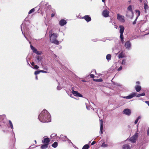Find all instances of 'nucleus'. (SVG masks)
I'll return each mask as SVG.
<instances>
[{
  "label": "nucleus",
  "mask_w": 149,
  "mask_h": 149,
  "mask_svg": "<svg viewBox=\"0 0 149 149\" xmlns=\"http://www.w3.org/2000/svg\"><path fill=\"white\" fill-rule=\"evenodd\" d=\"M40 72H41L40 70H38L35 72L34 74L36 75L39 74Z\"/></svg>",
  "instance_id": "32"
},
{
  "label": "nucleus",
  "mask_w": 149,
  "mask_h": 149,
  "mask_svg": "<svg viewBox=\"0 0 149 149\" xmlns=\"http://www.w3.org/2000/svg\"><path fill=\"white\" fill-rule=\"evenodd\" d=\"M50 41L52 43H53L56 44L58 45L59 43V42L57 40L56 38L55 39H53L52 38L50 39Z\"/></svg>",
  "instance_id": "18"
},
{
  "label": "nucleus",
  "mask_w": 149,
  "mask_h": 149,
  "mask_svg": "<svg viewBox=\"0 0 149 149\" xmlns=\"http://www.w3.org/2000/svg\"><path fill=\"white\" fill-rule=\"evenodd\" d=\"M48 147V145L44 143L43 145H41L40 148L41 149H45L47 148Z\"/></svg>",
  "instance_id": "25"
},
{
  "label": "nucleus",
  "mask_w": 149,
  "mask_h": 149,
  "mask_svg": "<svg viewBox=\"0 0 149 149\" xmlns=\"http://www.w3.org/2000/svg\"><path fill=\"white\" fill-rule=\"evenodd\" d=\"M135 88L136 91L137 92L140 91L141 89V87L138 85H136Z\"/></svg>",
  "instance_id": "22"
},
{
  "label": "nucleus",
  "mask_w": 149,
  "mask_h": 149,
  "mask_svg": "<svg viewBox=\"0 0 149 149\" xmlns=\"http://www.w3.org/2000/svg\"><path fill=\"white\" fill-rule=\"evenodd\" d=\"M101 146L102 147H106L108 146V145L106 144L104 142H103Z\"/></svg>",
  "instance_id": "37"
},
{
  "label": "nucleus",
  "mask_w": 149,
  "mask_h": 149,
  "mask_svg": "<svg viewBox=\"0 0 149 149\" xmlns=\"http://www.w3.org/2000/svg\"><path fill=\"white\" fill-rule=\"evenodd\" d=\"M145 95V93L143 92L142 93L138 94L137 95H136V93L133 92L129 95L127 96L123 97L125 99H130L135 96H136V97H138L140 96H144Z\"/></svg>",
  "instance_id": "3"
},
{
  "label": "nucleus",
  "mask_w": 149,
  "mask_h": 149,
  "mask_svg": "<svg viewBox=\"0 0 149 149\" xmlns=\"http://www.w3.org/2000/svg\"><path fill=\"white\" fill-rule=\"evenodd\" d=\"M81 81L83 82H86V81L84 80H82Z\"/></svg>",
  "instance_id": "62"
},
{
  "label": "nucleus",
  "mask_w": 149,
  "mask_h": 149,
  "mask_svg": "<svg viewBox=\"0 0 149 149\" xmlns=\"http://www.w3.org/2000/svg\"><path fill=\"white\" fill-rule=\"evenodd\" d=\"M100 134H103V131L102 130L103 129V121L101 119L100 120Z\"/></svg>",
  "instance_id": "19"
},
{
  "label": "nucleus",
  "mask_w": 149,
  "mask_h": 149,
  "mask_svg": "<svg viewBox=\"0 0 149 149\" xmlns=\"http://www.w3.org/2000/svg\"><path fill=\"white\" fill-rule=\"evenodd\" d=\"M149 8L148 6V5H147V1H146V3L145 2L144 3V8L145 9V10H146L148 9Z\"/></svg>",
  "instance_id": "26"
},
{
  "label": "nucleus",
  "mask_w": 149,
  "mask_h": 149,
  "mask_svg": "<svg viewBox=\"0 0 149 149\" xmlns=\"http://www.w3.org/2000/svg\"><path fill=\"white\" fill-rule=\"evenodd\" d=\"M33 68L35 69H37L39 68V67L37 65H35L34 67Z\"/></svg>",
  "instance_id": "43"
},
{
  "label": "nucleus",
  "mask_w": 149,
  "mask_h": 149,
  "mask_svg": "<svg viewBox=\"0 0 149 149\" xmlns=\"http://www.w3.org/2000/svg\"><path fill=\"white\" fill-rule=\"evenodd\" d=\"M126 16L130 18V16L129 14V12L127 11L126 12Z\"/></svg>",
  "instance_id": "45"
},
{
  "label": "nucleus",
  "mask_w": 149,
  "mask_h": 149,
  "mask_svg": "<svg viewBox=\"0 0 149 149\" xmlns=\"http://www.w3.org/2000/svg\"><path fill=\"white\" fill-rule=\"evenodd\" d=\"M127 10L130 11L131 12V14H132V15H134V13L132 10V7L131 5H130L127 8Z\"/></svg>",
  "instance_id": "24"
},
{
  "label": "nucleus",
  "mask_w": 149,
  "mask_h": 149,
  "mask_svg": "<svg viewBox=\"0 0 149 149\" xmlns=\"http://www.w3.org/2000/svg\"><path fill=\"white\" fill-rule=\"evenodd\" d=\"M55 15V14L54 13H52L51 14V17H54Z\"/></svg>",
  "instance_id": "60"
},
{
  "label": "nucleus",
  "mask_w": 149,
  "mask_h": 149,
  "mask_svg": "<svg viewBox=\"0 0 149 149\" xmlns=\"http://www.w3.org/2000/svg\"><path fill=\"white\" fill-rule=\"evenodd\" d=\"M147 135L148 136H149V128H148L147 131Z\"/></svg>",
  "instance_id": "49"
},
{
  "label": "nucleus",
  "mask_w": 149,
  "mask_h": 149,
  "mask_svg": "<svg viewBox=\"0 0 149 149\" xmlns=\"http://www.w3.org/2000/svg\"><path fill=\"white\" fill-rule=\"evenodd\" d=\"M145 102L146 103L148 106H149V101H145Z\"/></svg>",
  "instance_id": "55"
},
{
  "label": "nucleus",
  "mask_w": 149,
  "mask_h": 149,
  "mask_svg": "<svg viewBox=\"0 0 149 149\" xmlns=\"http://www.w3.org/2000/svg\"><path fill=\"white\" fill-rule=\"evenodd\" d=\"M113 39V38H107V40H109L110 41H111V40H112Z\"/></svg>",
  "instance_id": "57"
},
{
  "label": "nucleus",
  "mask_w": 149,
  "mask_h": 149,
  "mask_svg": "<svg viewBox=\"0 0 149 149\" xmlns=\"http://www.w3.org/2000/svg\"><path fill=\"white\" fill-rule=\"evenodd\" d=\"M95 143H96V142H95V141H93L91 143V145H94V144H95Z\"/></svg>",
  "instance_id": "54"
},
{
  "label": "nucleus",
  "mask_w": 149,
  "mask_h": 149,
  "mask_svg": "<svg viewBox=\"0 0 149 149\" xmlns=\"http://www.w3.org/2000/svg\"><path fill=\"white\" fill-rule=\"evenodd\" d=\"M35 79L36 80H38V77L37 76H36V77H35Z\"/></svg>",
  "instance_id": "63"
},
{
  "label": "nucleus",
  "mask_w": 149,
  "mask_h": 149,
  "mask_svg": "<svg viewBox=\"0 0 149 149\" xmlns=\"http://www.w3.org/2000/svg\"><path fill=\"white\" fill-rule=\"evenodd\" d=\"M82 18L84 19L88 22H89L91 21V18L88 15H86L84 17H82Z\"/></svg>",
  "instance_id": "15"
},
{
  "label": "nucleus",
  "mask_w": 149,
  "mask_h": 149,
  "mask_svg": "<svg viewBox=\"0 0 149 149\" xmlns=\"http://www.w3.org/2000/svg\"><path fill=\"white\" fill-rule=\"evenodd\" d=\"M122 66H120L118 69V71H120L121 70H122Z\"/></svg>",
  "instance_id": "48"
},
{
  "label": "nucleus",
  "mask_w": 149,
  "mask_h": 149,
  "mask_svg": "<svg viewBox=\"0 0 149 149\" xmlns=\"http://www.w3.org/2000/svg\"><path fill=\"white\" fill-rule=\"evenodd\" d=\"M89 148L88 144H85L83 147L82 149H88Z\"/></svg>",
  "instance_id": "29"
},
{
  "label": "nucleus",
  "mask_w": 149,
  "mask_h": 149,
  "mask_svg": "<svg viewBox=\"0 0 149 149\" xmlns=\"http://www.w3.org/2000/svg\"><path fill=\"white\" fill-rule=\"evenodd\" d=\"M67 141L70 144H71L72 145H73V143L71 142V141L69 139H68L67 140Z\"/></svg>",
  "instance_id": "42"
},
{
  "label": "nucleus",
  "mask_w": 149,
  "mask_h": 149,
  "mask_svg": "<svg viewBox=\"0 0 149 149\" xmlns=\"http://www.w3.org/2000/svg\"><path fill=\"white\" fill-rule=\"evenodd\" d=\"M117 19L121 22H123L125 21L124 16L119 13L117 14Z\"/></svg>",
  "instance_id": "9"
},
{
  "label": "nucleus",
  "mask_w": 149,
  "mask_h": 149,
  "mask_svg": "<svg viewBox=\"0 0 149 149\" xmlns=\"http://www.w3.org/2000/svg\"><path fill=\"white\" fill-rule=\"evenodd\" d=\"M107 38H103L102 39L101 41L103 42H105L107 40Z\"/></svg>",
  "instance_id": "50"
},
{
  "label": "nucleus",
  "mask_w": 149,
  "mask_h": 149,
  "mask_svg": "<svg viewBox=\"0 0 149 149\" xmlns=\"http://www.w3.org/2000/svg\"><path fill=\"white\" fill-rule=\"evenodd\" d=\"M36 59L38 63H41L42 61V58L41 56H38L36 57Z\"/></svg>",
  "instance_id": "21"
},
{
  "label": "nucleus",
  "mask_w": 149,
  "mask_h": 149,
  "mask_svg": "<svg viewBox=\"0 0 149 149\" xmlns=\"http://www.w3.org/2000/svg\"><path fill=\"white\" fill-rule=\"evenodd\" d=\"M93 80L94 81H96V82H102V81L103 80L102 79V78H100L99 79H93Z\"/></svg>",
  "instance_id": "31"
},
{
  "label": "nucleus",
  "mask_w": 149,
  "mask_h": 149,
  "mask_svg": "<svg viewBox=\"0 0 149 149\" xmlns=\"http://www.w3.org/2000/svg\"><path fill=\"white\" fill-rule=\"evenodd\" d=\"M111 56L110 54H109L107 55L106 56V58L108 61H109L111 60Z\"/></svg>",
  "instance_id": "28"
},
{
  "label": "nucleus",
  "mask_w": 149,
  "mask_h": 149,
  "mask_svg": "<svg viewBox=\"0 0 149 149\" xmlns=\"http://www.w3.org/2000/svg\"><path fill=\"white\" fill-rule=\"evenodd\" d=\"M56 136V134H52L51 136V137H54Z\"/></svg>",
  "instance_id": "46"
},
{
  "label": "nucleus",
  "mask_w": 149,
  "mask_h": 149,
  "mask_svg": "<svg viewBox=\"0 0 149 149\" xmlns=\"http://www.w3.org/2000/svg\"><path fill=\"white\" fill-rule=\"evenodd\" d=\"M125 55V52L123 51H121L118 55V57L119 58H123L124 57Z\"/></svg>",
  "instance_id": "17"
},
{
  "label": "nucleus",
  "mask_w": 149,
  "mask_h": 149,
  "mask_svg": "<svg viewBox=\"0 0 149 149\" xmlns=\"http://www.w3.org/2000/svg\"><path fill=\"white\" fill-rule=\"evenodd\" d=\"M139 17H136L135 20H134V21L133 22V24L134 25L136 23V21L137 20V19Z\"/></svg>",
  "instance_id": "41"
},
{
  "label": "nucleus",
  "mask_w": 149,
  "mask_h": 149,
  "mask_svg": "<svg viewBox=\"0 0 149 149\" xmlns=\"http://www.w3.org/2000/svg\"><path fill=\"white\" fill-rule=\"evenodd\" d=\"M113 84L115 85L118 86H121V84L113 82Z\"/></svg>",
  "instance_id": "40"
},
{
  "label": "nucleus",
  "mask_w": 149,
  "mask_h": 149,
  "mask_svg": "<svg viewBox=\"0 0 149 149\" xmlns=\"http://www.w3.org/2000/svg\"><path fill=\"white\" fill-rule=\"evenodd\" d=\"M8 122L9 123L10 126L12 130H13V124L12 123V122L10 120H9L8 121Z\"/></svg>",
  "instance_id": "30"
},
{
  "label": "nucleus",
  "mask_w": 149,
  "mask_h": 149,
  "mask_svg": "<svg viewBox=\"0 0 149 149\" xmlns=\"http://www.w3.org/2000/svg\"><path fill=\"white\" fill-rule=\"evenodd\" d=\"M136 83L137 84H140V82L139 81H137L136 82Z\"/></svg>",
  "instance_id": "61"
},
{
  "label": "nucleus",
  "mask_w": 149,
  "mask_h": 149,
  "mask_svg": "<svg viewBox=\"0 0 149 149\" xmlns=\"http://www.w3.org/2000/svg\"><path fill=\"white\" fill-rule=\"evenodd\" d=\"M141 118V117L140 116H139L137 119L135 120L134 121V123L135 124H136L137 123L139 120Z\"/></svg>",
  "instance_id": "33"
},
{
  "label": "nucleus",
  "mask_w": 149,
  "mask_h": 149,
  "mask_svg": "<svg viewBox=\"0 0 149 149\" xmlns=\"http://www.w3.org/2000/svg\"><path fill=\"white\" fill-rule=\"evenodd\" d=\"M52 30H50L49 32V36L51 39V38H52L53 39H55L57 38V37L58 36V34L56 33H54L52 34Z\"/></svg>",
  "instance_id": "5"
},
{
  "label": "nucleus",
  "mask_w": 149,
  "mask_h": 149,
  "mask_svg": "<svg viewBox=\"0 0 149 149\" xmlns=\"http://www.w3.org/2000/svg\"><path fill=\"white\" fill-rule=\"evenodd\" d=\"M138 134L137 133H136L130 138V140L132 142L134 143L136 142L138 137Z\"/></svg>",
  "instance_id": "4"
},
{
  "label": "nucleus",
  "mask_w": 149,
  "mask_h": 149,
  "mask_svg": "<svg viewBox=\"0 0 149 149\" xmlns=\"http://www.w3.org/2000/svg\"><path fill=\"white\" fill-rule=\"evenodd\" d=\"M25 38H26V39L27 40H28V41H29V43H30V44H31V42H30V41H29L28 40V38L26 37H25Z\"/></svg>",
  "instance_id": "59"
},
{
  "label": "nucleus",
  "mask_w": 149,
  "mask_h": 149,
  "mask_svg": "<svg viewBox=\"0 0 149 149\" xmlns=\"http://www.w3.org/2000/svg\"><path fill=\"white\" fill-rule=\"evenodd\" d=\"M62 87L61 86L59 85H58L57 87V88L58 90H60L62 89Z\"/></svg>",
  "instance_id": "44"
},
{
  "label": "nucleus",
  "mask_w": 149,
  "mask_h": 149,
  "mask_svg": "<svg viewBox=\"0 0 149 149\" xmlns=\"http://www.w3.org/2000/svg\"><path fill=\"white\" fill-rule=\"evenodd\" d=\"M30 46L31 48L33 51V52L35 53L37 51V49L33 47L32 45L30 44Z\"/></svg>",
  "instance_id": "23"
},
{
  "label": "nucleus",
  "mask_w": 149,
  "mask_h": 149,
  "mask_svg": "<svg viewBox=\"0 0 149 149\" xmlns=\"http://www.w3.org/2000/svg\"><path fill=\"white\" fill-rule=\"evenodd\" d=\"M67 22L64 19L61 20L59 22V24L61 26H63L67 24Z\"/></svg>",
  "instance_id": "16"
},
{
  "label": "nucleus",
  "mask_w": 149,
  "mask_h": 149,
  "mask_svg": "<svg viewBox=\"0 0 149 149\" xmlns=\"http://www.w3.org/2000/svg\"><path fill=\"white\" fill-rule=\"evenodd\" d=\"M102 15L104 17H107L109 16V13L107 9H105L103 11Z\"/></svg>",
  "instance_id": "13"
},
{
  "label": "nucleus",
  "mask_w": 149,
  "mask_h": 149,
  "mask_svg": "<svg viewBox=\"0 0 149 149\" xmlns=\"http://www.w3.org/2000/svg\"><path fill=\"white\" fill-rule=\"evenodd\" d=\"M149 32L148 33H146V34H145L144 36H146V35H149Z\"/></svg>",
  "instance_id": "64"
},
{
  "label": "nucleus",
  "mask_w": 149,
  "mask_h": 149,
  "mask_svg": "<svg viewBox=\"0 0 149 149\" xmlns=\"http://www.w3.org/2000/svg\"><path fill=\"white\" fill-rule=\"evenodd\" d=\"M26 61H27V65H28L29 66H30V67H31V65H30L29 64V63L28 62V61L27 60H26Z\"/></svg>",
  "instance_id": "58"
},
{
  "label": "nucleus",
  "mask_w": 149,
  "mask_h": 149,
  "mask_svg": "<svg viewBox=\"0 0 149 149\" xmlns=\"http://www.w3.org/2000/svg\"><path fill=\"white\" fill-rule=\"evenodd\" d=\"M123 34L120 33V39L121 41H123L124 39V37L123 36Z\"/></svg>",
  "instance_id": "34"
},
{
  "label": "nucleus",
  "mask_w": 149,
  "mask_h": 149,
  "mask_svg": "<svg viewBox=\"0 0 149 149\" xmlns=\"http://www.w3.org/2000/svg\"><path fill=\"white\" fill-rule=\"evenodd\" d=\"M39 120L42 123H48L51 121V116L46 109H44L38 116Z\"/></svg>",
  "instance_id": "1"
},
{
  "label": "nucleus",
  "mask_w": 149,
  "mask_h": 149,
  "mask_svg": "<svg viewBox=\"0 0 149 149\" xmlns=\"http://www.w3.org/2000/svg\"><path fill=\"white\" fill-rule=\"evenodd\" d=\"M43 140L42 141V142L44 144L48 145L50 141L49 138H48L47 136H44L43 138Z\"/></svg>",
  "instance_id": "8"
},
{
  "label": "nucleus",
  "mask_w": 149,
  "mask_h": 149,
  "mask_svg": "<svg viewBox=\"0 0 149 149\" xmlns=\"http://www.w3.org/2000/svg\"><path fill=\"white\" fill-rule=\"evenodd\" d=\"M43 4H44L45 6V7H47V8L48 9H51V5H48V6H47V5H48V3L47 2H46L44 1H42L40 3L39 5H40L41 6L42 5H43Z\"/></svg>",
  "instance_id": "14"
},
{
  "label": "nucleus",
  "mask_w": 149,
  "mask_h": 149,
  "mask_svg": "<svg viewBox=\"0 0 149 149\" xmlns=\"http://www.w3.org/2000/svg\"><path fill=\"white\" fill-rule=\"evenodd\" d=\"M38 55H40L41 54V52H40L37 51L35 53Z\"/></svg>",
  "instance_id": "51"
},
{
  "label": "nucleus",
  "mask_w": 149,
  "mask_h": 149,
  "mask_svg": "<svg viewBox=\"0 0 149 149\" xmlns=\"http://www.w3.org/2000/svg\"><path fill=\"white\" fill-rule=\"evenodd\" d=\"M30 24V22L27 18L24 20V22L21 25V28H22L23 30L27 32L29 30V26Z\"/></svg>",
  "instance_id": "2"
},
{
  "label": "nucleus",
  "mask_w": 149,
  "mask_h": 149,
  "mask_svg": "<svg viewBox=\"0 0 149 149\" xmlns=\"http://www.w3.org/2000/svg\"><path fill=\"white\" fill-rule=\"evenodd\" d=\"M135 11L136 13H138V15L137 16V17H139V16H140V11L139 10H136Z\"/></svg>",
  "instance_id": "39"
},
{
  "label": "nucleus",
  "mask_w": 149,
  "mask_h": 149,
  "mask_svg": "<svg viewBox=\"0 0 149 149\" xmlns=\"http://www.w3.org/2000/svg\"><path fill=\"white\" fill-rule=\"evenodd\" d=\"M31 65L32 66H34L35 65H35V63H34V62H32V63H31Z\"/></svg>",
  "instance_id": "56"
},
{
  "label": "nucleus",
  "mask_w": 149,
  "mask_h": 149,
  "mask_svg": "<svg viewBox=\"0 0 149 149\" xmlns=\"http://www.w3.org/2000/svg\"><path fill=\"white\" fill-rule=\"evenodd\" d=\"M35 11V8H33L31 9L29 11L28 13L29 14H30L34 12Z\"/></svg>",
  "instance_id": "35"
},
{
  "label": "nucleus",
  "mask_w": 149,
  "mask_h": 149,
  "mask_svg": "<svg viewBox=\"0 0 149 149\" xmlns=\"http://www.w3.org/2000/svg\"><path fill=\"white\" fill-rule=\"evenodd\" d=\"M119 27L120 28V33L123 34L125 29L124 27L122 25H120Z\"/></svg>",
  "instance_id": "20"
},
{
  "label": "nucleus",
  "mask_w": 149,
  "mask_h": 149,
  "mask_svg": "<svg viewBox=\"0 0 149 149\" xmlns=\"http://www.w3.org/2000/svg\"><path fill=\"white\" fill-rule=\"evenodd\" d=\"M40 71H41V72H42L43 73H47V72L46 71H45L44 70H40Z\"/></svg>",
  "instance_id": "52"
},
{
  "label": "nucleus",
  "mask_w": 149,
  "mask_h": 149,
  "mask_svg": "<svg viewBox=\"0 0 149 149\" xmlns=\"http://www.w3.org/2000/svg\"><path fill=\"white\" fill-rule=\"evenodd\" d=\"M126 59H123L122 60V61L121 63V64L122 65H125V64L126 63Z\"/></svg>",
  "instance_id": "38"
},
{
  "label": "nucleus",
  "mask_w": 149,
  "mask_h": 149,
  "mask_svg": "<svg viewBox=\"0 0 149 149\" xmlns=\"http://www.w3.org/2000/svg\"><path fill=\"white\" fill-rule=\"evenodd\" d=\"M58 137L59 138V139L60 140L64 142L67 141V140L68 139V138L66 136H64L63 134H61L60 137L57 136V137Z\"/></svg>",
  "instance_id": "12"
},
{
  "label": "nucleus",
  "mask_w": 149,
  "mask_h": 149,
  "mask_svg": "<svg viewBox=\"0 0 149 149\" xmlns=\"http://www.w3.org/2000/svg\"><path fill=\"white\" fill-rule=\"evenodd\" d=\"M131 44L130 41H127L125 43V46L126 49L129 50L131 48Z\"/></svg>",
  "instance_id": "11"
},
{
  "label": "nucleus",
  "mask_w": 149,
  "mask_h": 149,
  "mask_svg": "<svg viewBox=\"0 0 149 149\" xmlns=\"http://www.w3.org/2000/svg\"><path fill=\"white\" fill-rule=\"evenodd\" d=\"M90 76L91 78H93L95 76L93 74H91L90 75Z\"/></svg>",
  "instance_id": "53"
},
{
  "label": "nucleus",
  "mask_w": 149,
  "mask_h": 149,
  "mask_svg": "<svg viewBox=\"0 0 149 149\" xmlns=\"http://www.w3.org/2000/svg\"><path fill=\"white\" fill-rule=\"evenodd\" d=\"M23 29H22V28L21 31H22V34L24 35V37L25 38V37H26L25 36V34H24V32H25V31H24V33H23Z\"/></svg>",
  "instance_id": "47"
},
{
  "label": "nucleus",
  "mask_w": 149,
  "mask_h": 149,
  "mask_svg": "<svg viewBox=\"0 0 149 149\" xmlns=\"http://www.w3.org/2000/svg\"><path fill=\"white\" fill-rule=\"evenodd\" d=\"M132 147V145L131 143L125 144L122 146L123 149H131Z\"/></svg>",
  "instance_id": "10"
},
{
  "label": "nucleus",
  "mask_w": 149,
  "mask_h": 149,
  "mask_svg": "<svg viewBox=\"0 0 149 149\" xmlns=\"http://www.w3.org/2000/svg\"><path fill=\"white\" fill-rule=\"evenodd\" d=\"M58 145V143L56 141H55L53 143L52 146V147H53L54 148H56L57 147Z\"/></svg>",
  "instance_id": "27"
},
{
  "label": "nucleus",
  "mask_w": 149,
  "mask_h": 149,
  "mask_svg": "<svg viewBox=\"0 0 149 149\" xmlns=\"http://www.w3.org/2000/svg\"><path fill=\"white\" fill-rule=\"evenodd\" d=\"M123 113L126 115L129 116L131 113V111L130 109L126 108L124 109L123 111Z\"/></svg>",
  "instance_id": "6"
},
{
  "label": "nucleus",
  "mask_w": 149,
  "mask_h": 149,
  "mask_svg": "<svg viewBox=\"0 0 149 149\" xmlns=\"http://www.w3.org/2000/svg\"><path fill=\"white\" fill-rule=\"evenodd\" d=\"M72 93L74 96L80 97H83V96L81 94L77 91H74L73 89H72Z\"/></svg>",
  "instance_id": "7"
},
{
  "label": "nucleus",
  "mask_w": 149,
  "mask_h": 149,
  "mask_svg": "<svg viewBox=\"0 0 149 149\" xmlns=\"http://www.w3.org/2000/svg\"><path fill=\"white\" fill-rule=\"evenodd\" d=\"M93 42H96L98 41H100V40H99V39L96 38H94V39H92L91 40Z\"/></svg>",
  "instance_id": "36"
}]
</instances>
